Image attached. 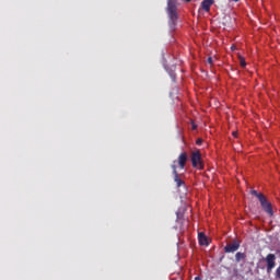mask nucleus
<instances>
[{"label":"nucleus","mask_w":280,"mask_h":280,"mask_svg":"<svg viewBox=\"0 0 280 280\" xmlns=\"http://www.w3.org/2000/svg\"><path fill=\"white\" fill-rule=\"evenodd\" d=\"M195 280H202L200 277H196Z\"/></svg>","instance_id":"a211bd4d"},{"label":"nucleus","mask_w":280,"mask_h":280,"mask_svg":"<svg viewBox=\"0 0 280 280\" xmlns=\"http://www.w3.org/2000/svg\"><path fill=\"white\" fill-rule=\"evenodd\" d=\"M243 259H246V255L242 252H237L236 255H235V261L240 262Z\"/></svg>","instance_id":"9d476101"},{"label":"nucleus","mask_w":280,"mask_h":280,"mask_svg":"<svg viewBox=\"0 0 280 280\" xmlns=\"http://www.w3.org/2000/svg\"><path fill=\"white\" fill-rule=\"evenodd\" d=\"M252 196H255L258 200H260V196H264L261 192H257V190H250Z\"/></svg>","instance_id":"9b49d317"},{"label":"nucleus","mask_w":280,"mask_h":280,"mask_svg":"<svg viewBox=\"0 0 280 280\" xmlns=\"http://www.w3.org/2000/svg\"><path fill=\"white\" fill-rule=\"evenodd\" d=\"M172 170H173L174 180L176 183V186L183 187V185H185V182H183V179H180V177L178 176V171L176 170L175 164L172 165Z\"/></svg>","instance_id":"0eeeda50"},{"label":"nucleus","mask_w":280,"mask_h":280,"mask_svg":"<svg viewBox=\"0 0 280 280\" xmlns=\"http://www.w3.org/2000/svg\"><path fill=\"white\" fill-rule=\"evenodd\" d=\"M238 60H240L241 67L244 69L246 67V59H244V57L240 56Z\"/></svg>","instance_id":"f8f14e48"},{"label":"nucleus","mask_w":280,"mask_h":280,"mask_svg":"<svg viewBox=\"0 0 280 280\" xmlns=\"http://www.w3.org/2000/svg\"><path fill=\"white\" fill-rule=\"evenodd\" d=\"M276 278L280 279V265L278 266V268L276 269Z\"/></svg>","instance_id":"ddd939ff"},{"label":"nucleus","mask_w":280,"mask_h":280,"mask_svg":"<svg viewBox=\"0 0 280 280\" xmlns=\"http://www.w3.org/2000/svg\"><path fill=\"white\" fill-rule=\"evenodd\" d=\"M225 253H235L236 250H240V242L234 241L233 243L228 244L224 247Z\"/></svg>","instance_id":"423d86ee"},{"label":"nucleus","mask_w":280,"mask_h":280,"mask_svg":"<svg viewBox=\"0 0 280 280\" xmlns=\"http://www.w3.org/2000/svg\"><path fill=\"white\" fill-rule=\"evenodd\" d=\"M183 1H185V3H189V2H191V0H183Z\"/></svg>","instance_id":"f3484780"},{"label":"nucleus","mask_w":280,"mask_h":280,"mask_svg":"<svg viewBox=\"0 0 280 280\" xmlns=\"http://www.w3.org/2000/svg\"><path fill=\"white\" fill-rule=\"evenodd\" d=\"M189 160V155H187V152H183L177 158V163L180 167V170H185V165H187V161Z\"/></svg>","instance_id":"39448f33"},{"label":"nucleus","mask_w":280,"mask_h":280,"mask_svg":"<svg viewBox=\"0 0 280 280\" xmlns=\"http://www.w3.org/2000/svg\"><path fill=\"white\" fill-rule=\"evenodd\" d=\"M212 3H213V0H203L201 2L202 10H205V12H210Z\"/></svg>","instance_id":"1a4fd4ad"},{"label":"nucleus","mask_w":280,"mask_h":280,"mask_svg":"<svg viewBox=\"0 0 280 280\" xmlns=\"http://www.w3.org/2000/svg\"><path fill=\"white\" fill-rule=\"evenodd\" d=\"M190 161L192 163V167H196L197 170H205V164H202V155L200 154V151H194L191 153Z\"/></svg>","instance_id":"f03ea898"},{"label":"nucleus","mask_w":280,"mask_h":280,"mask_svg":"<svg viewBox=\"0 0 280 280\" xmlns=\"http://www.w3.org/2000/svg\"><path fill=\"white\" fill-rule=\"evenodd\" d=\"M192 130H196L197 128H198V125H195L194 122H192Z\"/></svg>","instance_id":"dca6fc26"},{"label":"nucleus","mask_w":280,"mask_h":280,"mask_svg":"<svg viewBox=\"0 0 280 280\" xmlns=\"http://www.w3.org/2000/svg\"><path fill=\"white\" fill-rule=\"evenodd\" d=\"M196 143H197V145H202V139H198V140L196 141Z\"/></svg>","instance_id":"2eb2a0df"},{"label":"nucleus","mask_w":280,"mask_h":280,"mask_svg":"<svg viewBox=\"0 0 280 280\" xmlns=\"http://www.w3.org/2000/svg\"><path fill=\"white\" fill-rule=\"evenodd\" d=\"M207 62H208V65H213V58L209 57V58L207 59Z\"/></svg>","instance_id":"4468645a"},{"label":"nucleus","mask_w":280,"mask_h":280,"mask_svg":"<svg viewBox=\"0 0 280 280\" xmlns=\"http://www.w3.org/2000/svg\"><path fill=\"white\" fill-rule=\"evenodd\" d=\"M260 206L262 208V210L268 213V215H273V211H272V205L270 202H268V199H266V196H260Z\"/></svg>","instance_id":"20e7f679"},{"label":"nucleus","mask_w":280,"mask_h":280,"mask_svg":"<svg viewBox=\"0 0 280 280\" xmlns=\"http://www.w3.org/2000/svg\"><path fill=\"white\" fill-rule=\"evenodd\" d=\"M198 240H199L200 246H209V240L207 238V235L205 234V232L198 233Z\"/></svg>","instance_id":"6e6552de"},{"label":"nucleus","mask_w":280,"mask_h":280,"mask_svg":"<svg viewBox=\"0 0 280 280\" xmlns=\"http://www.w3.org/2000/svg\"><path fill=\"white\" fill-rule=\"evenodd\" d=\"M233 136H234V137H237V132H233Z\"/></svg>","instance_id":"6ab92c4d"},{"label":"nucleus","mask_w":280,"mask_h":280,"mask_svg":"<svg viewBox=\"0 0 280 280\" xmlns=\"http://www.w3.org/2000/svg\"><path fill=\"white\" fill-rule=\"evenodd\" d=\"M265 261L267 264V273L270 275V272H272L277 266V256L275 254H268Z\"/></svg>","instance_id":"7ed1b4c3"},{"label":"nucleus","mask_w":280,"mask_h":280,"mask_svg":"<svg viewBox=\"0 0 280 280\" xmlns=\"http://www.w3.org/2000/svg\"><path fill=\"white\" fill-rule=\"evenodd\" d=\"M166 12L170 19V27H176V22L178 21V7L176 5V0H167Z\"/></svg>","instance_id":"f257e3e1"},{"label":"nucleus","mask_w":280,"mask_h":280,"mask_svg":"<svg viewBox=\"0 0 280 280\" xmlns=\"http://www.w3.org/2000/svg\"><path fill=\"white\" fill-rule=\"evenodd\" d=\"M235 3L240 2V0H233Z\"/></svg>","instance_id":"aec40b11"}]
</instances>
